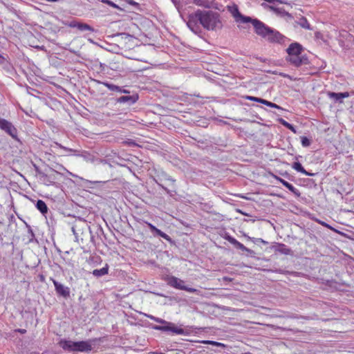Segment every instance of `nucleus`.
<instances>
[{"mask_svg": "<svg viewBox=\"0 0 354 354\" xmlns=\"http://www.w3.org/2000/svg\"><path fill=\"white\" fill-rule=\"evenodd\" d=\"M228 11L232 14L236 23H251L254 27V32L270 43L284 44L286 41L288 40V38L278 30L270 28L258 19H252L250 17L242 15L236 5L229 6Z\"/></svg>", "mask_w": 354, "mask_h": 354, "instance_id": "1", "label": "nucleus"}, {"mask_svg": "<svg viewBox=\"0 0 354 354\" xmlns=\"http://www.w3.org/2000/svg\"><path fill=\"white\" fill-rule=\"evenodd\" d=\"M187 25L196 35L202 32V27L206 30L214 31L223 26L218 12L200 9L188 15Z\"/></svg>", "mask_w": 354, "mask_h": 354, "instance_id": "2", "label": "nucleus"}, {"mask_svg": "<svg viewBox=\"0 0 354 354\" xmlns=\"http://www.w3.org/2000/svg\"><path fill=\"white\" fill-rule=\"evenodd\" d=\"M102 341V337L89 339L86 341L73 342L62 339L59 341V346L67 351L89 353L93 350V345Z\"/></svg>", "mask_w": 354, "mask_h": 354, "instance_id": "3", "label": "nucleus"}, {"mask_svg": "<svg viewBox=\"0 0 354 354\" xmlns=\"http://www.w3.org/2000/svg\"><path fill=\"white\" fill-rule=\"evenodd\" d=\"M153 180L162 188L168 194L173 196L174 193H176L175 189L176 180L172 178L165 171L160 170L156 171V176H153Z\"/></svg>", "mask_w": 354, "mask_h": 354, "instance_id": "4", "label": "nucleus"}, {"mask_svg": "<svg viewBox=\"0 0 354 354\" xmlns=\"http://www.w3.org/2000/svg\"><path fill=\"white\" fill-rule=\"evenodd\" d=\"M152 328L156 330L168 333L172 335H187L189 331L187 329H183L177 326L174 323L167 322L165 325H154Z\"/></svg>", "mask_w": 354, "mask_h": 354, "instance_id": "5", "label": "nucleus"}, {"mask_svg": "<svg viewBox=\"0 0 354 354\" xmlns=\"http://www.w3.org/2000/svg\"><path fill=\"white\" fill-rule=\"evenodd\" d=\"M62 177V174L52 168L45 169V173H41L40 180L46 186L57 185V182Z\"/></svg>", "mask_w": 354, "mask_h": 354, "instance_id": "6", "label": "nucleus"}, {"mask_svg": "<svg viewBox=\"0 0 354 354\" xmlns=\"http://www.w3.org/2000/svg\"><path fill=\"white\" fill-rule=\"evenodd\" d=\"M167 283L176 289L185 290L190 293H197L198 290L194 288H189L185 286V281L176 277L169 276L166 279Z\"/></svg>", "mask_w": 354, "mask_h": 354, "instance_id": "7", "label": "nucleus"}, {"mask_svg": "<svg viewBox=\"0 0 354 354\" xmlns=\"http://www.w3.org/2000/svg\"><path fill=\"white\" fill-rule=\"evenodd\" d=\"M0 129L14 140L19 141L17 136V129L10 121L0 118Z\"/></svg>", "mask_w": 354, "mask_h": 354, "instance_id": "8", "label": "nucleus"}, {"mask_svg": "<svg viewBox=\"0 0 354 354\" xmlns=\"http://www.w3.org/2000/svg\"><path fill=\"white\" fill-rule=\"evenodd\" d=\"M224 239L232 244L236 249L241 250L246 252L247 256L254 257L255 255L254 251L246 248L243 244L239 242L235 238L229 234H225Z\"/></svg>", "mask_w": 354, "mask_h": 354, "instance_id": "9", "label": "nucleus"}, {"mask_svg": "<svg viewBox=\"0 0 354 354\" xmlns=\"http://www.w3.org/2000/svg\"><path fill=\"white\" fill-rule=\"evenodd\" d=\"M62 24L71 28H76L80 31H90L92 32L95 31V29L90 25L76 20L63 21Z\"/></svg>", "mask_w": 354, "mask_h": 354, "instance_id": "10", "label": "nucleus"}, {"mask_svg": "<svg viewBox=\"0 0 354 354\" xmlns=\"http://www.w3.org/2000/svg\"><path fill=\"white\" fill-rule=\"evenodd\" d=\"M286 60L295 67H299L308 63V57L301 55H288Z\"/></svg>", "mask_w": 354, "mask_h": 354, "instance_id": "11", "label": "nucleus"}, {"mask_svg": "<svg viewBox=\"0 0 354 354\" xmlns=\"http://www.w3.org/2000/svg\"><path fill=\"white\" fill-rule=\"evenodd\" d=\"M51 280L54 284L56 293L58 295L62 296L64 298H68L70 296V288L68 287L65 286L53 279H51Z\"/></svg>", "mask_w": 354, "mask_h": 354, "instance_id": "12", "label": "nucleus"}, {"mask_svg": "<svg viewBox=\"0 0 354 354\" xmlns=\"http://www.w3.org/2000/svg\"><path fill=\"white\" fill-rule=\"evenodd\" d=\"M261 6L265 8H268L270 10H272L273 11L275 14H277V15L281 17H287V20H291L293 17L292 15L286 12L283 8H277V7H274L273 6H270V5H268L266 4V3H263L261 4Z\"/></svg>", "mask_w": 354, "mask_h": 354, "instance_id": "13", "label": "nucleus"}, {"mask_svg": "<svg viewBox=\"0 0 354 354\" xmlns=\"http://www.w3.org/2000/svg\"><path fill=\"white\" fill-rule=\"evenodd\" d=\"M139 99V96L137 93H134L131 95H122L116 100L117 103L126 104L128 106L134 104Z\"/></svg>", "mask_w": 354, "mask_h": 354, "instance_id": "14", "label": "nucleus"}, {"mask_svg": "<svg viewBox=\"0 0 354 354\" xmlns=\"http://www.w3.org/2000/svg\"><path fill=\"white\" fill-rule=\"evenodd\" d=\"M302 51L303 46L297 42L292 43L286 49L288 55H301Z\"/></svg>", "mask_w": 354, "mask_h": 354, "instance_id": "15", "label": "nucleus"}, {"mask_svg": "<svg viewBox=\"0 0 354 354\" xmlns=\"http://www.w3.org/2000/svg\"><path fill=\"white\" fill-rule=\"evenodd\" d=\"M274 177L277 180L280 182L284 187H286L290 192H291L295 196H300V192L297 189H296L292 184L289 183L288 181L285 180L284 179L277 176H274Z\"/></svg>", "mask_w": 354, "mask_h": 354, "instance_id": "16", "label": "nucleus"}, {"mask_svg": "<svg viewBox=\"0 0 354 354\" xmlns=\"http://www.w3.org/2000/svg\"><path fill=\"white\" fill-rule=\"evenodd\" d=\"M327 95L329 98L334 100L335 102H342V100L344 98H346L349 97V93L348 92H344V93H335V92H328Z\"/></svg>", "mask_w": 354, "mask_h": 354, "instance_id": "17", "label": "nucleus"}, {"mask_svg": "<svg viewBox=\"0 0 354 354\" xmlns=\"http://www.w3.org/2000/svg\"><path fill=\"white\" fill-rule=\"evenodd\" d=\"M296 25L299 26L302 28H304L306 30H312V27L310 26V24L308 23L307 19L304 17H301L296 19L295 21V26Z\"/></svg>", "mask_w": 354, "mask_h": 354, "instance_id": "18", "label": "nucleus"}, {"mask_svg": "<svg viewBox=\"0 0 354 354\" xmlns=\"http://www.w3.org/2000/svg\"><path fill=\"white\" fill-rule=\"evenodd\" d=\"M275 251L286 255L293 254L292 250L283 243H279L275 248Z\"/></svg>", "mask_w": 354, "mask_h": 354, "instance_id": "19", "label": "nucleus"}, {"mask_svg": "<svg viewBox=\"0 0 354 354\" xmlns=\"http://www.w3.org/2000/svg\"><path fill=\"white\" fill-rule=\"evenodd\" d=\"M214 0H193V3L205 8H211L213 6Z\"/></svg>", "mask_w": 354, "mask_h": 354, "instance_id": "20", "label": "nucleus"}, {"mask_svg": "<svg viewBox=\"0 0 354 354\" xmlns=\"http://www.w3.org/2000/svg\"><path fill=\"white\" fill-rule=\"evenodd\" d=\"M109 272V266L106 264L104 267L101 269H95L93 270L92 274L93 276L96 277H101L104 275L107 274Z\"/></svg>", "mask_w": 354, "mask_h": 354, "instance_id": "21", "label": "nucleus"}, {"mask_svg": "<svg viewBox=\"0 0 354 354\" xmlns=\"http://www.w3.org/2000/svg\"><path fill=\"white\" fill-rule=\"evenodd\" d=\"M37 209L43 214H46L48 212V208L46 203L42 200H38L35 205Z\"/></svg>", "mask_w": 354, "mask_h": 354, "instance_id": "22", "label": "nucleus"}, {"mask_svg": "<svg viewBox=\"0 0 354 354\" xmlns=\"http://www.w3.org/2000/svg\"><path fill=\"white\" fill-rule=\"evenodd\" d=\"M98 84H102L103 85H104L106 88H108L110 91H116V92H118L120 91V86H118L117 85H115L113 84H111V83H109V82H102L99 80H95Z\"/></svg>", "mask_w": 354, "mask_h": 354, "instance_id": "23", "label": "nucleus"}, {"mask_svg": "<svg viewBox=\"0 0 354 354\" xmlns=\"http://www.w3.org/2000/svg\"><path fill=\"white\" fill-rule=\"evenodd\" d=\"M278 121L279 122V123L281 124H282L283 127H285L287 129H288L289 130H290L294 133H297V131H296V129L295 128V127L292 124L288 122L287 121H286L285 120H283V118H279L278 120Z\"/></svg>", "mask_w": 354, "mask_h": 354, "instance_id": "24", "label": "nucleus"}, {"mask_svg": "<svg viewBox=\"0 0 354 354\" xmlns=\"http://www.w3.org/2000/svg\"><path fill=\"white\" fill-rule=\"evenodd\" d=\"M146 316L148 318H149L150 319L153 320L154 322L159 323L162 325H165L167 323V321L162 319L161 318H159V317H154L151 315H146Z\"/></svg>", "mask_w": 354, "mask_h": 354, "instance_id": "25", "label": "nucleus"}, {"mask_svg": "<svg viewBox=\"0 0 354 354\" xmlns=\"http://www.w3.org/2000/svg\"><path fill=\"white\" fill-rule=\"evenodd\" d=\"M292 168L301 173L305 169L299 162H294L292 165Z\"/></svg>", "mask_w": 354, "mask_h": 354, "instance_id": "26", "label": "nucleus"}, {"mask_svg": "<svg viewBox=\"0 0 354 354\" xmlns=\"http://www.w3.org/2000/svg\"><path fill=\"white\" fill-rule=\"evenodd\" d=\"M262 104H265V105H266L268 106L272 107V108H275V109H277L283 110V109L282 107H281L280 106L277 105V104H274L273 102H271L268 101V100H264V99L263 100Z\"/></svg>", "mask_w": 354, "mask_h": 354, "instance_id": "27", "label": "nucleus"}, {"mask_svg": "<svg viewBox=\"0 0 354 354\" xmlns=\"http://www.w3.org/2000/svg\"><path fill=\"white\" fill-rule=\"evenodd\" d=\"M156 236H159L165 239V240H167V241H169L171 243H173V241L171 239V237L169 236H168L167 234H165V232H163L161 230H158V232H157Z\"/></svg>", "mask_w": 354, "mask_h": 354, "instance_id": "28", "label": "nucleus"}, {"mask_svg": "<svg viewBox=\"0 0 354 354\" xmlns=\"http://www.w3.org/2000/svg\"><path fill=\"white\" fill-rule=\"evenodd\" d=\"M156 236H159L165 239V240H167V241H169L171 243H173V241L171 239V237L169 236H168L167 234H165V232H163L161 230H158V232H157Z\"/></svg>", "mask_w": 354, "mask_h": 354, "instance_id": "29", "label": "nucleus"}, {"mask_svg": "<svg viewBox=\"0 0 354 354\" xmlns=\"http://www.w3.org/2000/svg\"><path fill=\"white\" fill-rule=\"evenodd\" d=\"M201 343H203L204 344H209V345L216 346H221V347L225 346V345L222 343L212 341V340H203L201 342Z\"/></svg>", "mask_w": 354, "mask_h": 354, "instance_id": "30", "label": "nucleus"}, {"mask_svg": "<svg viewBox=\"0 0 354 354\" xmlns=\"http://www.w3.org/2000/svg\"><path fill=\"white\" fill-rule=\"evenodd\" d=\"M301 142L303 147H308L310 145V140L306 136L301 137Z\"/></svg>", "mask_w": 354, "mask_h": 354, "instance_id": "31", "label": "nucleus"}, {"mask_svg": "<svg viewBox=\"0 0 354 354\" xmlns=\"http://www.w3.org/2000/svg\"><path fill=\"white\" fill-rule=\"evenodd\" d=\"M171 1L173 3L176 8L178 10V12L180 11V9L183 8V5L180 0H171Z\"/></svg>", "mask_w": 354, "mask_h": 354, "instance_id": "32", "label": "nucleus"}, {"mask_svg": "<svg viewBox=\"0 0 354 354\" xmlns=\"http://www.w3.org/2000/svg\"><path fill=\"white\" fill-rule=\"evenodd\" d=\"M146 223L148 225L149 228L150 229L151 232L153 234L154 236H156V234L158 232L159 229H158L156 226H154L153 225H152L150 223Z\"/></svg>", "mask_w": 354, "mask_h": 354, "instance_id": "33", "label": "nucleus"}, {"mask_svg": "<svg viewBox=\"0 0 354 354\" xmlns=\"http://www.w3.org/2000/svg\"><path fill=\"white\" fill-rule=\"evenodd\" d=\"M245 98L250 101L257 102H259L261 104L263 100V99H262V98H259V97H254V96H249V95L246 96Z\"/></svg>", "mask_w": 354, "mask_h": 354, "instance_id": "34", "label": "nucleus"}, {"mask_svg": "<svg viewBox=\"0 0 354 354\" xmlns=\"http://www.w3.org/2000/svg\"><path fill=\"white\" fill-rule=\"evenodd\" d=\"M102 2L106 3L113 8L120 9V7L110 0H102Z\"/></svg>", "mask_w": 354, "mask_h": 354, "instance_id": "35", "label": "nucleus"}, {"mask_svg": "<svg viewBox=\"0 0 354 354\" xmlns=\"http://www.w3.org/2000/svg\"><path fill=\"white\" fill-rule=\"evenodd\" d=\"M55 145L60 149H64L65 151H70V152L73 151V150L72 149L64 147L58 142H55Z\"/></svg>", "mask_w": 354, "mask_h": 354, "instance_id": "36", "label": "nucleus"}, {"mask_svg": "<svg viewBox=\"0 0 354 354\" xmlns=\"http://www.w3.org/2000/svg\"><path fill=\"white\" fill-rule=\"evenodd\" d=\"M76 228H77V225H73L72 227H71V230L73 232V234L75 235V239L76 240H77V238H78V234H77V232L76 231Z\"/></svg>", "mask_w": 354, "mask_h": 354, "instance_id": "37", "label": "nucleus"}, {"mask_svg": "<svg viewBox=\"0 0 354 354\" xmlns=\"http://www.w3.org/2000/svg\"><path fill=\"white\" fill-rule=\"evenodd\" d=\"M35 171L37 172V174L39 175V180L41 179V173H45V170L44 171H42L38 167L35 166Z\"/></svg>", "mask_w": 354, "mask_h": 354, "instance_id": "38", "label": "nucleus"}, {"mask_svg": "<svg viewBox=\"0 0 354 354\" xmlns=\"http://www.w3.org/2000/svg\"><path fill=\"white\" fill-rule=\"evenodd\" d=\"M119 93H125V94H129L130 91H128V90L124 89L122 87H120Z\"/></svg>", "mask_w": 354, "mask_h": 354, "instance_id": "39", "label": "nucleus"}, {"mask_svg": "<svg viewBox=\"0 0 354 354\" xmlns=\"http://www.w3.org/2000/svg\"><path fill=\"white\" fill-rule=\"evenodd\" d=\"M302 174H305L306 176H315V174L308 172L306 169H304V171L302 172Z\"/></svg>", "mask_w": 354, "mask_h": 354, "instance_id": "40", "label": "nucleus"}, {"mask_svg": "<svg viewBox=\"0 0 354 354\" xmlns=\"http://www.w3.org/2000/svg\"><path fill=\"white\" fill-rule=\"evenodd\" d=\"M127 1L128 2V3H129L131 5H133V6L138 5V3L136 2H135L133 0H127Z\"/></svg>", "mask_w": 354, "mask_h": 354, "instance_id": "41", "label": "nucleus"}, {"mask_svg": "<svg viewBox=\"0 0 354 354\" xmlns=\"http://www.w3.org/2000/svg\"><path fill=\"white\" fill-rule=\"evenodd\" d=\"M17 331L19 332L21 334H24V333H26V329H18Z\"/></svg>", "mask_w": 354, "mask_h": 354, "instance_id": "42", "label": "nucleus"}, {"mask_svg": "<svg viewBox=\"0 0 354 354\" xmlns=\"http://www.w3.org/2000/svg\"><path fill=\"white\" fill-rule=\"evenodd\" d=\"M28 232H29V233H30L31 236L34 237V233H33L32 229L29 228Z\"/></svg>", "mask_w": 354, "mask_h": 354, "instance_id": "43", "label": "nucleus"}, {"mask_svg": "<svg viewBox=\"0 0 354 354\" xmlns=\"http://www.w3.org/2000/svg\"><path fill=\"white\" fill-rule=\"evenodd\" d=\"M276 2H279L280 3H287L284 0H277Z\"/></svg>", "mask_w": 354, "mask_h": 354, "instance_id": "44", "label": "nucleus"}, {"mask_svg": "<svg viewBox=\"0 0 354 354\" xmlns=\"http://www.w3.org/2000/svg\"><path fill=\"white\" fill-rule=\"evenodd\" d=\"M322 225L326 226L328 228H332L329 225L326 224V223H322Z\"/></svg>", "mask_w": 354, "mask_h": 354, "instance_id": "45", "label": "nucleus"}, {"mask_svg": "<svg viewBox=\"0 0 354 354\" xmlns=\"http://www.w3.org/2000/svg\"><path fill=\"white\" fill-rule=\"evenodd\" d=\"M259 241H261V242H262V243H267V242H266V241H263V239H259Z\"/></svg>", "mask_w": 354, "mask_h": 354, "instance_id": "46", "label": "nucleus"}, {"mask_svg": "<svg viewBox=\"0 0 354 354\" xmlns=\"http://www.w3.org/2000/svg\"><path fill=\"white\" fill-rule=\"evenodd\" d=\"M280 75L282 76V77H286V75L283 74V73H280Z\"/></svg>", "mask_w": 354, "mask_h": 354, "instance_id": "47", "label": "nucleus"}, {"mask_svg": "<svg viewBox=\"0 0 354 354\" xmlns=\"http://www.w3.org/2000/svg\"><path fill=\"white\" fill-rule=\"evenodd\" d=\"M1 58H3V57H1V55H0V59H1Z\"/></svg>", "mask_w": 354, "mask_h": 354, "instance_id": "48", "label": "nucleus"}]
</instances>
